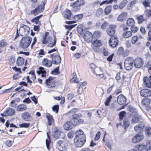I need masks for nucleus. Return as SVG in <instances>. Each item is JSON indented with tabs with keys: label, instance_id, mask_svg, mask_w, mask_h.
<instances>
[{
	"label": "nucleus",
	"instance_id": "f257e3e1",
	"mask_svg": "<svg viewBox=\"0 0 151 151\" xmlns=\"http://www.w3.org/2000/svg\"><path fill=\"white\" fill-rule=\"evenodd\" d=\"M49 34L48 32H45V35L43 37L42 43L43 44H46L47 46L51 47L55 45L56 41L54 39V42H52V38L51 37L49 36Z\"/></svg>",
	"mask_w": 151,
	"mask_h": 151
},
{
	"label": "nucleus",
	"instance_id": "f03ea898",
	"mask_svg": "<svg viewBox=\"0 0 151 151\" xmlns=\"http://www.w3.org/2000/svg\"><path fill=\"white\" fill-rule=\"evenodd\" d=\"M32 40L31 37H24L20 40L19 46L22 49L27 48L30 45Z\"/></svg>",
	"mask_w": 151,
	"mask_h": 151
},
{
	"label": "nucleus",
	"instance_id": "7ed1b4c3",
	"mask_svg": "<svg viewBox=\"0 0 151 151\" xmlns=\"http://www.w3.org/2000/svg\"><path fill=\"white\" fill-rule=\"evenodd\" d=\"M74 141V145L76 147H82L86 142V136L83 135L80 137H75Z\"/></svg>",
	"mask_w": 151,
	"mask_h": 151
},
{
	"label": "nucleus",
	"instance_id": "20e7f679",
	"mask_svg": "<svg viewBox=\"0 0 151 151\" xmlns=\"http://www.w3.org/2000/svg\"><path fill=\"white\" fill-rule=\"evenodd\" d=\"M56 146L58 150L61 151H66L68 147V143L65 141L59 140L57 141Z\"/></svg>",
	"mask_w": 151,
	"mask_h": 151
},
{
	"label": "nucleus",
	"instance_id": "39448f33",
	"mask_svg": "<svg viewBox=\"0 0 151 151\" xmlns=\"http://www.w3.org/2000/svg\"><path fill=\"white\" fill-rule=\"evenodd\" d=\"M82 116V114L80 113L74 114L72 115L70 118L73 120V123L74 125L78 124L83 122V119H79Z\"/></svg>",
	"mask_w": 151,
	"mask_h": 151
},
{
	"label": "nucleus",
	"instance_id": "423d86ee",
	"mask_svg": "<svg viewBox=\"0 0 151 151\" xmlns=\"http://www.w3.org/2000/svg\"><path fill=\"white\" fill-rule=\"evenodd\" d=\"M133 59L132 58H128L125 60L124 66L127 70L131 69L133 67Z\"/></svg>",
	"mask_w": 151,
	"mask_h": 151
},
{
	"label": "nucleus",
	"instance_id": "0eeeda50",
	"mask_svg": "<svg viewBox=\"0 0 151 151\" xmlns=\"http://www.w3.org/2000/svg\"><path fill=\"white\" fill-rule=\"evenodd\" d=\"M45 3L43 2L42 5H40L35 9L31 11V13L34 16L37 15L39 13L42 12L44 9V6Z\"/></svg>",
	"mask_w": 151,
	"mask_h": 151
},
{
	"label": "nucleus",
	"instance_id": "6e6552de",
	"mask_svg": "<svg viewBox=\"0 0 151 151\" xmlns=\"http://www.w3.org/2000/svg\"><path fill=\"white\" fill-rule=\"evenodd\" d=\"M19 30L21 31V36L28 35L29 32V28L27 26L23 25L20 27Z\"/></svg>",
	"mask_w": 151,
	"mask_h": 151
},
{
	"label": "nucleus",
	"instance_id": "1a4fd4ad",
	"mask_svg": "<svg viewBox=\"0 0 151 151\" xmlns=\"http://www.w3.org/2000/svg\"><path fill=\"white\" fill-rule=\"evenodd\" d=\"M53 79V77L50 76L47 79L45 80V83L47 86H50L49 87L50 88L55 87L58 84L57 82L54 81Z\"/></svg>",
	"mask_w": 151,
	"mask_h": 151
},
{
	"label": "nucleus",
	"instance_id": "9d476101",
	"mask_svg": "<svg viewBox=\"0 0 151 151\" xmlns=\"http://www.w3.org/2000/svg\"><path fill=\"white\" fill-rule=\"evenodd\" d=\"M50 57L52 58V62L54 64H58L61 62V57L59 55L52 54Z\"/></svg>",
	"mask_w": 151,
	"mask_h": 151
},
{
	"label": "nucleus",
	"instance_id": "9b49d317",
	"mask_svg": "<svg viewBox=\"0 0 151 151\" xmlns=\"http://www.w3.org/2000/svg\"><path fill=\"white\" fill-rule=\"evenodd\" d=\"M15 113V110L11 108H8L3 114H1V115L3 116H11L14 115Z\"/></svg>",
	"mask_w": 151,
	"mask_h": 151
},
{
	"label": "nucleus",
	"instance_id": "f8f14e48",
	"mask_svg": "<svg viewBox=\"0 0 151 151\" xmlns=\"http://www.w3.org/2000/svg\"><path fill=\"white\" fill-rule=\"evenodd\" d=\"M85 4V2L84 0H77L73 4H71L70 6L74 8L77 7V10H79L80 9V6Z\"/></svg>",
	"mask_w": 151,
	"mask_h": 151
},
{
	"label": "nucleus",
	"instance_id": "ddd939ff",
	"mask_svg": "<svg viewBox=\"0 0 151 151\" xmlns=\"http://www.w3.org/2000/svg\"><path fill=\"white\" fill-rule=\"evenodd\" d=\"M109 43L110 47L114 48L117 45L118 40L116 37L112 36L109 40Z\"/></svg>",
	"mask_w": 151,
	"mask_h": 151
},
{
	"label": "nucleus",
	"instance_id": "4468645a",
	"mask_svg": "<svg viewBox=\"0 0 151 151\" xmlns=\"http://www.w3.org/2000/svg\"><path fill=\"white\" fill-rule=\"evenodd\" d=\"M144 138V136L141 133L139 132L133 138L132 141L136 143L141 141Z\"/></svg>",
	"mask_w": 151,
	"mask_h": 151
},
{
	"label": "nucleus",
	"instance_id": "2eb2a0df",
	"mask_svg": "<svg viewBox=\"0 0 151 151\" xmlns=\"http://www.w3.org/2000/svg\"><path fill=\"white\" fill-rule=\"evenodd\" d=\"M93 73L95 74L97 78L101 79L104 76L103 72L101 69L97 67L94 70H93Z\"/></svg>",
	"mask_w": 151,
	"mask_h": 151
},
{
	"label": "nucleus",
	"instance_id": "dca6fc26",
	"mask_svg": "<svg viewBox=\"0 0 151 151\" xmlns=\"http://www.w3.org/2000/svg\"><path fill=\"white\" fill-rule=\"evenodd\" d=\"M116 26L115 25H109L107 30V33L109 36H113L115 32V28Z\"/></svg>",
	"mask_w": 151,
	"mask_h": 151
},
{
	"label": "nucleus",
	"instance_id": "f3484780",
	"mask_svg": "<svg viewBox=\"0 0 151 151\" xmlns=\"http://www.w3.org/2000/svg\"><path fill=\"white\" fill-rule=\"evenodd\" d=\"M134 66L136 68H140L142 67L143 64V61L140 58H136L133 60Z\"/></svg>",
	"mask_w": 151,
	"mask_h": 151
},
{
	"label": "nucleus",
	"instance_id": "a211bd4d",
	"mask_svg": "<svg viewBox=\"0 0 151 151\" xmlns=\"http://www.w3.org/2000/svg\"><path fill=\"white\" fill-rule=\"evenodd\" d=\"M83 17V15L82 14H77L72 18V19L73 20L67 22V24H70L73 23H76L77 21H78L79 19H81Z\"/></svg>",
	"mask_w": 151,
	"mask_h": 151
},
{
	"label": "nucleus",
	"instance_id": "6ab92c4d",
	"mask_svg": "<svg viewBox=\"0 0 151 151\" xmlns=\"http://www.w3.org/2000/svg\"><path fill=\"white\" fill-rule=\"evenodd\" d=\"M61 133L62 132L59 128L55 127L53 129L52 136L54 138L57 139L60 137Z\"/></svg>",
	"mask_w": 151,
	"mask_h": 151
},
{
	"label": "nucleus",
	"instance_id": "aec40b11",
	"mask_svg": "<svg viewBox=\"0 0 151 151\" xmlns=\"http://www.w3.org/2000/svg\"><path fill=\"white\" fill-rule=\"evenodd\" d=\"M117 101L120 105H123L126 102L127 99L123 95L120 94L118 96Z\"/></svg>",
	"mask_w": 151,
	"mask_h": 151
},
{
	"label": "nucleus",
	"instance_id": "412c9836",
	"mask_svg": "<svg viewBox=\"0 0 151 151\" xmlns=\"http://www.w3.org/2000/svg\"><path fill=\"white\" fill-rule=\"evenodd\" d=\"M140 93L141 96L144 97H148L151 96V91L149 89H142Z\"/></svg>",
	"mask_w": 151,
	"mask_h": 151
},
{
	"label": "nucleus",
	"instance_id": "4be33fe9",
	"mask_svg": "<svg viewBox=\"0 0 151 151\" xmlns=\"http://www.w3.org/2000/svg\"><path fill=\"white\" fill-rule=\"evenodd\" d=\"M22 117L23 119L27 121H31L32 119L31 115L27 112L23 113L22 114Z\"/></svg>",
	"mask_w": 151,
	"mask_h": 151
},
{
	"label": "nucleus",
	"instance_id": "5701e85b",
	"mask_svg": "<svg viewBox=\"0 0 151 151\" xmlns=\"http://www.w3.org/2000/svg\"><path fill=\"white\" fill-rule=\"evenodd\" d=\"M138 147L140 148H141L142 150L144 148L147 151L151 150V141H148L145 146L144 145L142 144L138 146Z\"/></svg>",
	"mask_w": 151,
	"mask_h": 151
},
{
	"label": "nucleus",
	"instance_id": "b1692460",
	"mask_svg": "<svg viewBox=\"0 0 151 151\" xmlns=\"http://www.w3.org/2000/svg\"><path fill=\"white\" fill-rule=\"evenodd\" d=\"M144 127V125L143 122H140L139 124L135 126L134 129V130L138 133H141V132L143 131Z\"/></svg>",
	"mask_w": 151,
	"mask_h": 151
},
{
	"label": "nucleus",
	"instance_id": "393cba45",
	"mask_svg": "<svg viewBox=\"0 0 151 151\" xmlns=\"http://www.w3.org/2000/svg\"><path fill=\"white\" fill-rule=\"evenodd\" d=\"M93 35L89 31L86 32L84 34L83 38L84 40L87 41H90L92 39Z\"/></svg>",
	"mask_w": 151,
	"mask_h": 151
},
{
	"label": "nucleus",
	"instance_id": "a878e982",
	"mask_svg": "<svg viewBox=\"0 0 151 151\" xmlns=\"http://www.w3.org/2000/svg\"><path fill=\"white\" fill-rule=\"evenodd\" d=\"M150 79L147 77H145L143 78V81L145 86L149 88H151V76L149 77Z\"/></svg>",
	"mask_w": 151,
	"mask_h": 151
},
{
	"label": "nucleus",
	"instance_id": "bb28decb",
	"mask_svg": "<svg viewBox=\"0 0 151 151\" xmlns=\"http://www.w3.org/2000/svg\"><path fill=\"white\" fill-rule=\"evenodd\" d=\"M92 44L94 46L93 47V49L95 50H96V47H99L102 45L101 41L98 40H94L92 42Z\"/></svg>",
	"mask_w": 151,
	"mask_h": 151
},
{
	"label": "nucleus",
	"instance_id": "cd10ccee",
	"mask_svg": "<svg viewBox=\"0 0 151 151\" xmlns=\"http://www.w3.org/2000/svg\"><path fill=\"white\" fill-rule=\"evenodd\" d=\"M140 118L141 116H140L135 114L134 116L132 117L131 122L132 123H137L140 120Z\"/></svg>",
	"mask_w": 151,
	"mask_h": 151
},
{
	"label": "nucleus",
	"instance_id": "c85d7f7f",
	"mask_svg": "<svg viewBox=\"0 0 151 151\" xmlns=\"http://www.w3.org/2000/svg\"><path fill=\"white\" fill-rule=\"evenodd\" d=\"M64 129L66 130H69L73 128V125L70 122H67L64 125Z\"/></svg>",
	"mask_w": 151,
	"mask_h": 151
},
{
	"label": "nucleus",
	"instance_id": "c756f323",
	"mask_svg": "<svg viewBox=\"0 0 151 151\" xmlns=\"http://www.w3.org/2000/svg\"><path fill=\"white\" fill-rule=\"evenodd\" d=\"M24 63V59L21 57H18L16 61V64L17 66H19L23 65Z\"/></svg>",
	"mask_w": 151,
	"mask_h": 151
},
{
	"label": "nucleus",
	"instance_id": "7c9ffc66",
	"mask_svg": "<svg viewBox=\"0 0 151 151\" xmlns=\"http://www.w3.org/2000/svg\"><path fill=\"white\" fill-rule=\"evenodd\" d=\"M52 61L49 60L47 59H44L42 62L43 65L46 66L47 67H50L52 65Z\"/></svg>",
	"mask_w": 151,
	"mask_h": 151
},
{
	"label": "nucleus",
	"instance_id": "2f4dec72",
	"mask_svg": "<svg viewBox=\"0 0 151 151\" xmlns=\"http://www.w3.org/2000/svg\"><path fill=\"white\" fill-rule=\"evenodd\" d=\"M63 15L64 17L65 18L69 19H72L71 17V12L70 10H67L64 13Z\"/></svg>",
	"mask_w": 151,
	"mask_h": 151
},
{
	"label": "nucleus",
	"instance_id": "473e14b6",
	"mask_svg": "<svg viewBox=\"0 0 151 151\" xmlns=\"http://www.w3.org/2000/svg\"><path fill=\"white\" fill-rule=\"evenodd\" d=\"M42 16V15H41L35 17L31 20V22H35L37 24L40 25L41 23L39 21V19Z\"/></svg>",
	"mask_w": 151,
	"mask_h": 151
},
{
	"label": "nucleus",
	"instance_id": "72a5a7b5",
	"mask_svg": "<svg viewBox=\"0 0 151 151\" xmlns=\"http://www.w3.org/2000/svg\"><path fill=\"white\" fill-rule=\"evenodd\" d=\"M17 109L18 111H22L26 110L27 107L25 105L20 104L17 106Z\"/></svg>",
	"mask_w": 151,
	"mask_h": 151
},
{
	"label": "nucleus",
	"instance_id": "f704fd0d",
	"mask_svg": "<svg viewBox=\"0 0 151 151\" xmlns=\"http://www.w3.org/2000/svg\"><path fill=\"white\" fill-rule=\"evenodd\" d=\"M115 78L117 80H119L121 79L123 81L125 78L124 73H120L118 72Z\"/></svg>",
	"mask_w": 151,
	"mask_h": 151
},
{
	"label": "nucleus",
	"instance_id": "c9c22d12",
	"mask_svg": "<svg viewBox=\"0 0 151 151\" xmlns=\"http://www.w3.org/2000/svg\"><path fill=\"white\" fill-rule=\"evenodd\" d=\"M46 116L48 119V125H50L52 122H53V119L52 116L49 113H47Z\"/></svg>",
	"mask_w": 151,
	"mask_h": 151
},
{
	"label": "nucleus",
	"instance_id": "e433bc0d",
	"mask_svg": "<svg viewBox=\"0 0 151 151\" xmlns=\"http://www.w3.org/2000/svg\"><path fill=\"white\" fill-rule=\"evenodd\" d=\"M134 24V22L132 18H129L127 20V26L130 27L133 26Z\"/></svg>",
	"mask_w": 151,
	"mask_h": 151
},
{
	"label": "nucleus",
	"instance_id": "4c0bfd02",
	"mask_svg": "<svg viewBox=\"0 0 151 151\" xmlns=\"http://www.w3.org/2000/svg\"><path fill=\"white\" fill-rule=\"evenodd\" d=\"M128 3V1L127 0H124L121 1L119 6V8L121 9L123 8Z\"/></svg>",
	"mask_w": 151,
	"mask_h": 151
},
{
	"label": "nucleus",
	"instance_id": "58836bf2",
	"mask_svg": "<svg viewBox=\"0 0 151 151\" xmlns=\"http://www.w3.org/2000/svg\"><path fill=\"white\" fill-rule=\"evenodd\" d=\"M127 15V13L125 12H123L118 17V20L120 22H122L124 19V18Z\"/></svg>",
	"mask_w": 151,
	"mask_h": 151
},
{
	"label": "nucleus",
	"instance_id": "ea45409f",
	"mask_svg": "<svg viewBox=\"0 0 151 151\" xmlns=\"http://www.w3.org/2000/svg\"><path fill=\"white\" fill-rule=\"evenodd\" d=\"M14 139L11 138L10 139H7L5 142V144L7 146L10 147L12 146L13 143L14 142Z\"/></svg>",
	"mask_w": 151,
	"mask_h": 151
},
{
	"label": "nucleus",
	"instance_id": "a19ab883",
	"mask_svg": "<svg viewBox=\"0 0 151 151\" xmlns=\"http://www.w3.org/2000/svg\"><path fill=\"white\" fill-rule=\"evenodd\" d=\"M142 2L144 7L146 8L150 6L151 0H143L142 1Z\"/></svg>",
	"mask_w": 151,
	"mask_h": 151
},
{
	"label": "nucleus",
	"instance_id": "79ce46f5",
	"mask_svg": "<svg viewBox=\"0 0 151 151\" xmlns=\"http://www.w3.org/2000/svg\"><path fill=\"white\" fill-rule=\"evenodd\" d=\"M132 33L130 31H125L123 34V36L125 38H128L132 36Z\"/></svg>",
	"mask_w": 151,
	"mask_h": 151
},
{
	"label": "nucleus",
	"instance_id": "37998d69",
	"mask_svg": "<svg viewBox=\"0 0 151 151\" xmlns=\"http://www.w3.org/2000/svg\"><path fill=\"white\" fill-rule=\"evenodd\" d=\"M8 60L10 65L14 64L15 62V58L14 57L10 56L8 58Z\"/></svg>",
	"mask_w": 151,
	"mask_h": 151
},
{
	"label": "nucleus",
	"instance_id": "c03bdc74",
	"mask_svg": "<svg viewBox=\"0 0 151 151\" xmlns=\"http://www.w3.org/2000/svg\"><path fill=\"white\" fill-rule=\"evenodd\" d=\"M150 102V99L148 98H145L142 100V104L143 105H148Z\"/></svg>",
	"mask_w": 151,
	"mask_h": 151
},
{
	"label": "nucleus",
	"instance_id": "a18cd8bd",
	"mask_svg": "<svg viewBox=\"0 0 151 151\" xmlns=\"http://www.w3.org/2000/svg\"><path fill=\"white\" fill-rule=\"evenodd\" d=\"M76 136L75 137H80L82 135L85 136L83 132L81 130L79 129L76 132Z\"/></svg>",
	"mask_w": 151,
	"mask_h": 151
},
{
	"label": "nucleus",
	"instance_id": "49530a36",
	"mask_svg": "<svg viewBox=\"0 0 151 151\" xmlns=\"http://www.w3.org/2000/svg\"><path fill=\"white\" fill-rule=\"evenodd\" d=\"M136 17L139 23H141L144 20L142 15H136Z\"/></svg>",
	"mask_w": 151,
	"mask_h": 151
},
{
	"label": "nucleus",
	"instance_id": "de8ad7c7",
	"mask_svg": "<svg viewBox=\"0 0 151 151\" xmlns=\"http://www.w3.org/2000/svg\"><path fill=\"white\" fill-rule=\"evenodd\" d=\"M37 73L38 74H40L42 73H46V71L44 68L42 67H40L38 68V70H37Z\"/></svg>",
	"mask_w": 151,
	"mask_h": 151
},
{
	"label": "nucleus",
	"instance_id": "09e8293b",
	"mask_svg": "<svg viewBox=\"0 0 151 151\" xmlns=\"http://www.w3.org/2000/svg\"><path fill=\"white\" fill-rule=\"evenodd\" d=\"M103 12V9L101 8H98L96 12L95 13L96 16L97 17H99L102 14Z\"/></svg>",
	"mask_w": 151,
	"mask_h": 151
},
{
	"label": "nucleus",
	"instance_id": "8fccbe9b",
	"mask_svg": "<svg viewBox=\"0 0 151 151\" xmlns=\"http://www.w3.org/2000/svg\"><path fill=\"white\" fill-rule=\"evenodd\" d=\"M111 6H107L105 9L104 12L106 15L109 14L111 11Z\"/></svg>",
	"mask_w": 151,
	"mask_h": 151
},
{
	"label": "nucleus",
	"instance_id": "3c124183",
	"mask_svg": "<svg viewBox=\"0 0 151 151\" xmlns=\"http://www.w3.org/2000/svg\"><path fill=\"white\" fill-rule=\"evenodd\" d=\"M127 109L132 113H136L137 111L136 109L131 106H128Z\"/></svg>",
	"mask_w": 151,
	"mask_h": 151
},
{
	"label": "nucleus",
	"instance_id": "603ef678",
	"mask_svg": "<svg viewBox=\"0 0 151 151\" xmlns=\"http://www.w3.org/2000/svg\"><path fill=\"white\" fill-rule=\"evenodd\" d=\"M126 114V112L124 111H121L119 113V119L121 121L123 119Z\"/></svg>",
	"mask_w": 151,
	"mask_h": 151
},
{
	"label": "nucleus",
	"instance_id": "864d4df0",
	"mask_svg": "<svg viewBox=\"0 0 151 151\" xmlns=\"http://www.w3.org/2000/svg\"><path fill=\"white\" fill-rule=\"evenodd\" d=\"M123 124L125 128L128 127L129 125V123L127 119L125 118L123 120Z\"/></svg>",
	"mask_w": 151,
	"mask_h": 151
},
{
	"label": "nucleus",
	"instance_id": "5fc2aeb1",
	"mask_svg": "<svg viewBox=\"0 0 151 151\" xmlns=\"http://www.w3.org/2000/svg\"><path fill=\"white\" fill-rule=\"evenodd\" d=\"M59 67L56 68L53 70L52 71V73L54 75H58L60 73L59 71Z\"/></svg>",
	"mask_w": 151,
	"mask_h": 151
},
{
	"label": "nucleus",
	"instance_id": "6e6d98bb",
	"mask_svg": "<svg viewBox=\"0 0 151 151\" xmlns=\"http://www.w3.org/2000/svg\"><path fill=\"white\" fill-rule=\"evenodd\" d=\"M59 109V106L58 105H54L52 107V111L55 113L58 112Z\"/></svg>",
	"mask_w": 151,
	"mask_h": 151
},
{
	"label": "nucleus",
	"instance_id": "4d7b16f0",
	"mask_svg": "<svg viewBox=\"0 0 151 151\" xmlns=\"http://www.w3.org/2000/svg\"><path fill=\"white\" fill-rule=\"evenodd\" d=\"M30 125V124L29 123H24L21 124H19V126L21 127H24L27 128Z\"/></svg>",
	"mask_w": 151,
	"mask_h": 151
},
{
	"label": "nucleus",
	"instance_id": "13d9d810",
	"mask_svg": "<svg viewBox=\"0 0 151 151\" xmlns=\"http://www.w3.org/2000/svg\"><path fill=\"white\" fill-rule=\"evenodd\" d=\"M137 2V1L136 0H133L130 3H129L128 5V6H129V9H131L132 6H134Z\"/></svg>",
	"mask_w": 151,
	"mask_h": 151
},
{
	"label": "nucleus",
	"instance_id": "bf43d9fd",
	"mask_svg": "<svg viewBox=\"0 0 151 151\" xmlns=\"http://www.w3.org/2000/svg\"><path fill=\"white\" fill-rule=\"evenodd\" d=\"M101 34V33L99 31H97L94 32L93 35L95 37L99 38L100 37Z\"/></svg>",
	"mask_w": 151,
	"mask_h": 151
},
{
	"label": "nucleus",
	"instance_id": "052dcab7",
	"mask_svg": "<svg viewBox=\"0 0 151 151\" xmlns=\"http://www.w3.org/2000/svg\"><path fill=\"white\" fill-rule=\"evenodd\" d=\"M122 88L121 87H119L116 88L115 90L114 93L115 94L117 95H118L119 93H122Z\"/></svg>",
	"mask_w": 151,
	"mask_h": 151
},
{
	"label": "nucleus",
	"instance_id": "680f3d73",
	"mask_svg": "<svg viewBox=\"0 0 151 151\" xmlns=\"http://www.w3.org/2000/svg\"><path fill=\"white\" fill-rule=\"evenodd\" d=\"M108 24L109 23L107 22L106 21L104 22L101 26V28L102 29H106Z\"/></svg>",
	"mask_w": 151,
	"mask_h": 151
},
{
	"label": "nucleus",
	"instance_id": "e2e57ef3",
	"mask_svg": "<svg viewBox=\"0 0 151 151\" xmlns=\"http://www.w3.org/2000/svg\"><path fill=\"white\" fill-rule=\"evenodd\" d=\"M97 67L94 63H91L89 64V68L92 71V72L93 70H94Z\"/></svg>",
	"mask_w": 151,
	"mask_h": 151
},
{
	"label": "nucleus",
	"instance_id": "0e129e2a",
	"mask_svg": "<svg viewBox=\"0 0 151 151\" xmlns=\"http://www.w3.org/2000/svg\"><path fill=\"white\" fill-rule=\"evenodd\" d=\"M111 98L112 96L111 95H110L108 97H107L106 99L105 102V103L106 106H108L109 103L110 102L111 99Z\"/></svg>",
	"mask_w": 151,
	"mask_h": 151
},
{
	"label": "nucleus",
	"instance_id": "69168bd1",
	"mask_svg": "<svg viewBox=\"0 0 151 151\" xmlns=\"http://www.w3.org/2000/svg\"><path fill=\"white\" fill-rule=\"evenodd\" d=\"M74 96V94L73 93H71L68 94L67 95V98L68 100H71Z\"/></svg>",
	"mask_w": 151,
	"mask_h": 151
},
{
	"label": "nucleus",
	"instance_id": "338daca9",
	"mask_svg": "<svg viewBox=\"0 0 151 151\" xmlns=\"http://www.w3.org/2000/svg\"><path fill=\"white\" fill-rule=\"evenodd\" d=\"M145 132L147 134H151V128L149 127H146L145 128Z\"/></svg>",
	"mask_w": 151,
	"mask_h": 151
},
{
	"label": "nucleus",
	"instance_id": "774afa93",
	"mask_svg": "<svg viewBox=\"0 0 151 151\" xmlns=\"http://www.w3.org/2000/svg\"><path fill=\"white\" fill-rule=\"evenodd\" d=\"M138 40V38L137 36H134L132 37V43L135 44Z\"/></svg>",
	"mask_w": 151,
	"mask_h": 151
}]
</instances>
